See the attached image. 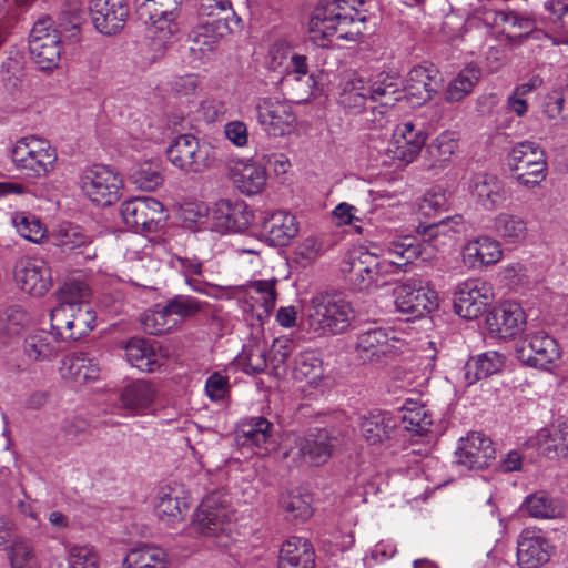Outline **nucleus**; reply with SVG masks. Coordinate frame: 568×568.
<instances>
[{
  "mask_svg": "<svg viewBox=\"0 0 568 568\" xmlns=\"http://www.w3.org/2000/svg\"><path fill=\"white\" fill-rule=\"evenodd\" d=\"M369 101L368 82L363 78L353 74L346 79L338 95V103L349 110L358 113L366 108Z\"/></svg>",
  "mask_w": 568,
  "mask_h": 568,
  "instance_id": "4c0bfd02",
  "label": "nucleus"
},
{
  "mask_svg": "<svg viewBox=\"0 0 568 568\" xmlns=\"http://www.w3.org/2000/svg\"><path fill=\"white\" fill-rule=\"evenodd\" d=\"M294 374L297 379L316 385L324 375L322 361L313 353H303L296 359Z\"/></svg>",
  "mask_w": 568,
  "mask_h": 568,
  "instance_id": "4d7b16f0",
  "label": "nucleus"
},
{
  "mask_svg": "<svg viewBox=\"0 0 568 568\" xmlns=\"http://www.w3.org/2000/svg\"><path fill=\"white\" fill-rule=\"evenodd\" d=\"M361 435L371 446H388L396 438V419L388 412L372 410L361 418Z\"/></svg>",
  "mask_w": 568,
  "mask_h": 568,
  "instance_id": "b1692460",
  "label": "nucleus"
},
{
  "mask_svg": "<svg viewBox=\"0 0 568 568\" xmlns=\"http://www.w3.org/2000/svg\"><path fill=\"white\" fill-rule=\"evenodd\" d=\"M11 160L24 176L41 179L55 170L58 153L48 140L28 135L13 144Z\"/></svg>",
  "mask_w": 568,
  "mask_h": 568,
  "instance_id": "f03ea898",
  "label": "nucleus"
},
{
  "mask_svg": "<svg viewBox=\"0 0 568 568\" xmlns=\"http://www.w3.org/2000/svg\"><path fill=\"white\" fill-rule=\"evenodd\" d=\"M50 241L62 254L82 264L98 256L94 235L84 227L65 223L59 225L50 235Z\"/></svg>",
  "mask_w": 568,
  "mask_h": 568,
  "instance_id": "0eeeda50",
  "label": "nucleus"
},
{
  "mask_svg": "<svg viewBox=\"0 0 568 568\" xmlns=\"http://www.w3.org/2000/svg\"><path fill=\"white\" fill-rule=\"evenodd\" d=\"M12 223L22 237L34 243H38L45 233V227L39 219L23 212L14 213Z\"/></svg>",
  "mask_w": 568,
  "mask_h": 568,
  "instance_id": "bf43d9fd",
  "label": "nucleus"
},
{
  "mask_svg": "<svg viewBox=\"0 0 568 568\" xmlns=\"http://www.w3.org/2000/svg\"><path fill=\"white\" fill-rule=\"evenodd\" d=\"M91 290L89 285L81 280H71L65 282L58 291L57 297L59 304H80V302H88Z\"/></svg>",
  "mask_w": 568,
  "mask_h": 568,
  "instance_id": "052dcab7",
  "label": "nucleus"
},
{
  "mask_svg": "<svg viewBox=\"0 0 568 568\" xmlns=\"http://www.w3.org/2000/svg\"><path fill=\"white\" fill-rule=\"evenodd\" d=\"M356 318L349 301L339 293L323 292L314 295L307 307L308 329L320 335H337L347 332Z\"/></svg>",
  "mask_w": 568,
  "mask_h": 568,
  "instance_id": "f257e3e1",
  "label": "nucleus"
},
{
  "mask_svg": "<svg viewBox=\"0 0 568 568\" xmlns=\"http://www.w3.org/2000/svg\"><path fill=\"white\" fill-rule=\"evenodd\" d=\"M378 266V256L364 246L348 251L342 263L341 271L346 281L358 291L375 285Z\"/></svg>",
  "mask_w": 568,
  "mask_h": 568,
  "instance_id": "4468645a",
  "label": "nucleus"
},
{
  "mask_svg": "<svg viewBox=\"0 0 568 568\" xmlns=\"http://www.w3.org/2000/svg\"><path fill=\"white\" fill-rule=\"evenodd\" d=\"M368 90L369 101H379L381 105H393L402 93L397 80L389 74H379L374 82L368 83Z\"/></svg>",
  "mask_w": 568,
  "mask_h": 568,
  "instance_id": "3c124183",
  "label": "nucleus"
},
{
  "mask_svg": "<svg viewBox=\"0 0 568 568\" xmlns=\"http://www.w3.org/2000/svg\"><path fill=\"white\" fill-rule=\"evenodd\" d=\"M501 21L509 26L507 37L509 39H524L536 28L535 20L517 12L501 13Z\"/></svg>",
  "mask_w": 568,
  "mask_h": 568,
  "instance_id": "e2e57ef3",
  "label": "nucleus"
},
{
  "mask_svg": "<svg viewBox=\"0 0 568 568\" xmlns=\"http://www.w3.org/2000/svg\"><path fill=\"white\" fill-rule=\"evenodd\" d=\"M257 121L272 136H283L293 131L296 115L286 100L274 97L263 98L256 104Z\"/></svg>",
  "mask_w": 568,
  "mask_h": 568,
  "instance_id": "ddd939ff",
  "label": "nucleus"
},
{
  "mask_svg": "<svg viewBox=\"0 0 568 568\" xmlns=\"http://www.w3.org/2000/svg\"><path fill=\"white\" fill-rule=\"evenodd\" d=\"M504 356L497 352H486L470 357L464 366V377L468 385L486 378L501 369Z\"/></svg>",
  "mask_w": 568,
  "mask_h": 568,
  "instance_id": "e433bc0d",
  "label": "nucleus"
},
{
  "mask_svg": "<svg viewBox=\"0 0 568 568\" xmlns=\"http://www.w3.org/2000/svg\"><path fill=\"white\" fill-rule=\"evenodd\" d=\"M70 568H98V555L87 546H72L69 551Z\"/></svg>",
  "mask_w": 568,
  "mask_h": 568,
  "instance_id": "69168bd1",
  "label": "nucleus"
},
{
  "mask_svg": "<svg viewBox=\"0 0 568 568\" xmlns=\"http://www.w3.org/2000/svg\"><path fill=\"white\" fill-rule=\"evenodd\" d=\"M29 51L41 69H52L58 65L61 39L51 18H42L34 23L29 36Z\"/></svg>",
  "mask_w": 568,
  "mask_h": 568,
  "instance_id": "1a4fd4ad",
  "label": "nucleus"
},
{
  "mask_svg": "<svg viewBox=\"0 0 568 568\" xmlns=\"http://www.w3.org/2000/svg\"><path fill=\"white\" fill-rule=\"evenodd\" d=\"M395 304L400 313L418 318L436 310L438 298L434 290L424 286L420 281L413 280L396 287Z\"/></svg>",
  "mask_w": 568,
  "mask_h": 568,
  "instance_id": "2eb2a0df",
  "label": "nucleus"
},
{
  "mask_svg": "<svg viewBox=\"0 0 568 568\" xmlns=\"http://www.w3.org/2000/svg\"><path fill=\"white\" fill-rule=\"evenodd\" d=\"M443 83L439 70L432 63H423L410 69L404 87L407 100L416 105L432 100Z\"/></svg>",
  "mask_w": 568,
  "mask_h": 568,
  "instance_id": "f3484780",
  "label": "nucleus"
},
{
  "mask_svg": "<svg viewBox=\"0 0 568 568\" xmlns=\"http://www.w3.org/2000/svg\"><path fill=\"white\" fill-rule=\"evenodd\" d=\"M403 424L406 430L423 436L430 430L432 419L423 406L405 408Z\"/></svg>",
  "mask_w": 568,
  "mask_h": 568,
  "instance_id": "680f3d73",
  "label": "nucleus"
},
{
  "mask_svg": "<svg viewBox=\"0 0 568 568\" xmlns=\"http://www.w3.org/2000/svg\"><path fill=\"white\" fill-rule=\"evenodd\" d=\"M245 372L258 374L266 369L267 359L265 349L258 345H252L244 352Z\"/></svg>",
  "mask_w": 568,
  "mask_h": 568,
  "instance_id": "774afa93",
  "label": "nucleus"
},
{
  "mask_svg": "<svg viewBox=\"0 0 568 568\" xmlns=\"http://www.w3.org/2000/svg\"><path fill=\"white\" fill-rule=\"evenodd\" d=\"M120 212L126 225L141 232H155L165 220L162 203L149 196H136L124 201Z\"/></svg>",
  "mask_w": 568,
  "mask_h": 568,
  "instance_id": "9b49d317",
  "label": "nucleus"
},
{
  "mask_svg": "<svg viewBox=\"0 0 568 568\" xmlns=\"http://www.w3.org/2000/svg\"><path fill=\"white\" fill-rule=\"evenodd\" d=\"M125 356L132 366L142 372H153L159 367L156 353L143 338H131L125 345Z\"/></svg>",
  "mask_w": 568,
  "mask_h": 568,
  "instance_id": "a18cd8bd",
  "label": "nucleus"
},
{
  "mask_svg": "<svg viewBox=\"0 0 568 568\" xmlns=\"http://www.w3.org/2000/svg\"><path fill=\"white\" fill-rule=\"evenodd\" d=\"M470 191L477 202L486 210H495L505 200L504 184L495 175L477 174L473 179Z\"/></svg>",
  "mask_w": 568,
  "mask_h": 568,
  "instance_id": "f704fd0d",
  "label": "nucleus"
},
{
  "mask_svg": "<svg viewBox=\"0 0 568 568\" xmlns=\"http://www.w3.org/2000/svg\"><path fill=\"white\" fill-rule=\"evenodd\" d=\"M548 560L547 540L535 530L525 529L517 542V565L520 568H539Z\"/></svg>",
  "mask_w": 568,
  "mask_h": 568,
  "instance_id": "cd10ccee",
  "label": "nucleus"
},
{
  "mask_svg": "<svg viewBox=\"0 0 568 568\" xmlns=\"http://www.w3.org/2000/svg\"><path fill=\"white\" fill-rule=\"evenodd\" d=\"M495 229L497 234L508 243L520 242L527 234L526 222L521 217L508 213H500L495 219Z\"/></svg>",
  "mask_w": 568,
  "mask_h": 568,
  "instance_id": "864d4df0",
  "label": "nucleus"
},
{
  "mask_svg": "<svg viewBox=\"0 0 568 568\" xmlns=\"http://www.w3.org/2000/svg\"><path fill=\"white\" fill-rule=\"evenodd\" d=\"M128 0H91L90 14L98 31L114 34L125 26L129 17Z\"/></svg>",
  "mask_w": 568,
  "mask_h": 568,
  "instance_id": "4be33fe9",
  "label": "nucleus"
},
{
  "mask_svg": "<svg viewBox=\"0 0 568 568\" xmlns=\"http://www.w3.org/2000/svg\"><path fill=\"white\" fill-rule=\"evenodd\" d=\"M315 552L311 542L301 537H291L280 550L277 568H314Z\"/></svg>",
  "mask_w": 568,
  "mask_h": 568,
  "instance_id": "2f4dec72",
  "label": "nucleus"
},
{
  "mask_svg": "<svg viewBox=\"0 0 568 568\" xmlns=\"http://www.w3.org/2000/svg\"><path fill=\"white\" fill-rule=\"evenodd\" d=\"M458 148V142L449 133H443L434 139L426 148V153L432 160V166L449 161Z\"/></svg>",
  "mask_w": 568,
  "mask_h": 568,
  "instance_id": "13d9d810",
  "label": "nucleus"
},
{
  "mask_svg": "<svg viewBox=\"0 0 568 568\" xmlns=\"http://www.w3.org/2000/svg\"><path fill=\"white\" fill-rule=\"evenodd\" d=\"M337 439L327 429H317L296 440L298 455L308 464L321 466L332 456Z\"/></svg>",
  "mask_w": 568,
  "mask_h": 568,
  "instance_id": "bb28decb",
  "label": "nucleus"
},
{
  "mask_svg": "<svg viewBox=\"0 0 568 568\" xmlns=\"http://www.w3.org/2000/svg\"><path fill=\"white\" fill-rule=\"evenodd\" d=\"M189 510L187 503L173 490L162 493L155 506L159 520L166 527H176L181 524Z\"/></svg>",
  "mask_w": 568,
  "mask_h": 568,
  "instance_id": "ea45409f",
  "label": "nucleus"
},
{
  "mask_svg": "<svg viewBox=\"0 0 568 568\" xmlns=\"http://www.w3.org/2000/svg\"><path fill=\"white\" fill-rule=\"evenodd\" d=\"M253 217V212L243 201L220 200L212 211L214 227L220 232H243Z\"/></svg>",
  "mask_w": 568,
  "mask_h": 568,
  "instance_id": "393cba45",
  "label": "nucleus"
},
{
  "mask_svg": "<svg viewBox=\"0 0 568 568\" xmlns=\"http://www.w3.org/2000/svg\"><path fill=\"white\" fill-rule=\"evenodd\" d=\"M539 452L549 459L568 454V422H560L549 429H541L537 436Z\"/></svg>",
  "mask_w": 568,
  "mask_h": 568,
  "instance_id": "c9c22d12",
  "label": "nucleus"
},
{
  "mask_svg": "<svg viewBox=\"0 0 568 568\" xmlns=\"http://www.w3.org/2000/svg\"><path fill=\"white\" fill-rule=\"evenodd\" d=\"M464 229L463 216L458 214L423 226L419 233L423 237L422 241L428 247V252H432L434 255V253L445 246L448 241H452L453 234L460 233Z\"/></svg>",
  "mask_w": 568,
  "mask_h": 568,
  "instance_id": "72a5a7b5",
  "label": "nucleus"
},
{
  "mask_svg": "<svg viewBox=\"0 0 568 568\" xmlns=\"http://www.w3.org/2000/svg\"><path fill=\"white\" fill-rule=\"evenodd\" d=\"M95 318V312L89 302L63 303L51 311V329L57 338L78 341L94 328Z\"/></svg>",
  "mask_w": 568,
  "mask_h": 568,
  "instance_id": "39448f33",
  "label": "nucleus"
},
{
  "mask_svg": "<svg viewBox=\"0 0 568 568\" xmlns=\"http://www.w3.org/2000/svg\"><path fill=\"white\" fill-rule=\"evenodd\" d=\"M63 372L78 383L93 381L99 376V365L85 353H75L63 362Z\"/></svg>",
  "mask_w": 568,
  "mask_h": 568,
  "instance_id": "09e8293b",
  "label": "nucleus"
},
{
  "mask_svg": "<svg viewBox=\"0 0 568 568\" xmlns=\"http://www.w3.org/2000/svg\"><path fill=\"white\" fill-rule=\"evenodd\" d=\"M192 527L196 532L206 537L229 535L231 521L226 508L219 503L215 495L202 500L192 520Z\"/></svg>",
  "mask_w": 568,
  "mask_h": 568,
  "instance_id": "a211bd4d",
  "label": "nucleus"
},
{
  "mask_svg": "<svg viewBox=\"0 0 568 568\" xmlns=\"http://www.w3.org/2000/svg\"><path fill=\"white\" fill-rule=\"evenodd\" d=\"M457 462L469 469H484L496 457V449L489 437L471 432L459 440L456 450Z\"/></svg>",
  "mask_w": 568,
  "mask_h": 568,
  "instance_id": "412c9836",
  "label": "nucleus"
},
{
  "mask_svg": "<svg viewBox=\"0 0 568 568\" xmlns=\"http://www.w3.org/2000/svg\"><path fill=\"white\" fill-rule=\"evenodd\" d=\"M465 252L469 258L487 265L498 262L501 257L499 243L490 237H479L469 242Z\"/></svg>",
  "mask_w": 568,
  "mask_h": 568,
  "instance_id": "603ef678",
  "label": "nucleus"
},
{
  "mask_svg": "<svg viewBox=\"0 0 568 568\" xmlns=\"http://www.w3.org/2000/svg\"><path fill=\"white\" fill-rule=\"evenodd\" d=\"M481 78V69L470 63L465 67L459 73L449 82L445 99L448 102H459L465 97L469 95L474 87L479 82Z\"/></svg>",
  "mask_w": 568,
  "mask_h": 568,
  "instance_id": "37998d69",
  "label": "nucleus"
},
{
  "mask_svg": "<svg viewBox=\"0 0 568 568\" xmlns=\"http://www.w3.org/2000/svg\"><path fill=\"white\" fill-rule=\"evenodd\" d=\"M298 222L287 211H276L264 217L261 234L271 246H286L298 234Z\"/></svg>",
  "mask_w": 568,
  "mask_h": 568,
  "instance_id": "a878e982",
  "label": "nucleus"
},
{
  "mask_svg": "<svg viewBox=\"0 0 568 568\" xmlns=\"http://www.w3.org/2000/svg\"><path fill=\"white\" fill-rule=\"evenodd\" d=\"M521 510L534 518H556L561 516L564 509L558 499L550 497L545 491H538L526 497Z\"/></svg>",
  "mask_w": 568,
  "mask_h": 568,
  "instance_id": "49530a36",
  "label": "nucleus"
},
{
  "mask_svg": "<svg viewBox=\"0 0 568 568\" xmlns=\"http://www.w3.org/2000/svg\"><path fill=\"white\" fill-rule=\"evenodd\" d=\"M486 324L489 332L499 338H511L523 332L526 315L519 304L504 302L488 313Z\"/></svg>",
  "mask_w": 568,
  "mask_h": 568,
  "instance_id": "5701e85b",
  "label": "nucleus"
},
{
  "mask_svg": "<svg viewBox=\"0 0 568 568\" xmlns=\"http://www.w3.org/2000/svg\"><path fill=\"white\" fill-rule=\"evenodd\" d=\"M165 307L171 317H173V315L187 317L200 312L201 303L190 296L179 295L169 301Z\"/></svg>",
  "mask_w": 568,
  "mask_h": 568,
  "instance_id": "0e129e2a",
  "label": "nucleus"
},
{
  "mask_svg": "<svg viewBox=\"0 0 568 568\" xmlns=\"http://www.w3.org/2000/svg\"><path fill=\"white\" fill-rule=\"evenodd\" d=\"M10 562L12 568H31L33 565V551L27 541H14L10 548Z\"/></svg>",
  "mask_w": 568,
  "mask_h": 568,
  "instance_id": "338daca9",
  "label": "nucleus"
},
{
  "mask_svg": "<svg viewBox=\"0 0 568 568\" xmlns=\"http://www.w3.org/2000/svg\"><path fill=\"white\" fill-rule=\"evenodd\" d=\"M237 442L243 446H255L268 450L275 445L274 426L263 416L245 419L240 427Z\"/></svg>",
  "mask_w": 568,
  "mask_h": 568,
  "instance_id": "473e14b6",
  "label": "nucleus"
},
{
  "mask_svg": "<svg viewBox=\"0 0 568 568\" xmlns=\"http://www.w3.org/2000/svg\"><path fill=\"white\" fill-rule=\"evenodd\" d=\"M154 397L155 389L151 383L135 381L124 387L120 399L125 409L136 414L148 408L154 400Z\"/></svg>",
  "mask_w": 568,
  "mask_h": 568,
  "instance_id": "c03bdc74",
  "label": "nucleus"
},
{
  "mask_svg": "<svg viewBox=\"0 0 568 568\" xmlns=\"http://www.w3.org/2000/svg\"><path fill=\"white\" fill-rule=\"evenodd\" d=\"M166 552L153 545L132 548L123 560V568H166Z\"/></svg>",
  "mask_w": 568,
  "mask_h": 568,
  "instance_id": "a19ab883",
  "label": "nucleus"
},
{
  "mask_svg": "<svg viewBox=\"0 0 568 568\" xmlns=\"http://www.w3.org/2000/svg\"><path fill=\"white\" fill-rule=\"evenodd\" d=\"M170 162L185 173L202 174L215 165L213 148L192 134L176 136L166 151Z\"/></svg>",
  "mask_w": 568,
  "mask_h": 568,
  "instance_id": "423d86ee",
  "label": "nucleus"
},
{
  "mask_svg": "<svg viewBox=\"0 0 568 568\" xmlns=\"http://www.w3.org/2000/svg\"><path fill=\"white\" fill-rule=\"evenodd\" d=\"M52 332H37L26 337L23 352L30 362L51 361L58 355L59 347Z\"/></svg>",
  "mask_w": 568,
  "mask_h": 568,
  "instance_id": "79ce46f5",
  "label": "nucleus"
},
{
  "mask_svg": "<svg viewBox=\"0 0 568 568\" xmlns=\"http://www.w3.org/2000/svg\"><path fill=\"white\" fill-rule=\"evenodd\" d=\"M387 252L402 266L412 263L416 258L424 261L433 258V254L428 252L426 244L409 235L389 242Z\"/></svg>",
  "mask_w": 568,
  "mask_h": 568,
  "instance_id": "58836bf2",
  "label": "nucleus"
},
{
  "mask_svg": "<svg viewBox=\"0 0 568 568\" xmlns=\"http://www.w3.org/2000/svg\"><path fill=\"white\" fill-rule=\"evenodd\" d=\"M362 4L363 0H321L314 8L308 21V32L312 41L318 47H328L332 38L336 37L341 9L353 10Z\"/></svg>",
  "mask_w": 568,
  "mask_h": 568,
  "instance_id": "6e6552de",
  "label": "nucleus"
},
{
  "mask_svg": "<svg viewBox=\"0 0 568 568\" xmlns=\"http://www.w3.org/2000/svg\"><path fill=\"white\" fill-rule=\"evenodd\" d=\"M511 176L523 186L539 185L547 176V160L542 148L532 141L516 143L508 153Z\"/></svg>",
  "mask_w": 568,
  "mask_h": 568,
  "instance_id": "20e7f679",
  "label": "nucleus"
},
{
  "mask_svg": "<svg viewBox=\"0 0 568 568\" xmlns=\"http://www.w3.org/2000/svg\"><path fill=\"white\" fill-rule=\"evenodd\" d=\"M229 178L236 189L247 195L260 193L266 183L265 170L253 162H233L229 165Z\"/></svg>",
  "mask_w": 568,
  "mask_h": 568,
  "instance_id": "7c9ffc66",
  "label": "nucleus"
},
{
  "mask_svg": "<svg viewBox=\"0 0 568 568\" xmlns=\"http://www.w3.org/2000/svg\"><path fill=\"white\" fill-rule=\"evenodd\" d=\"M517 358L529 366L545 368L559 357L557 342L545 332L527 334L516 343Z\"/></svg>",
  "mask_w": 568,
  "mask_h": 568,
  "instance_id": "dca6fc26",
  "label": "nucleus"
},
{
  "mask_svg": "<svg viewBox=\"0 0 568 568\" xmlns=\"http://www.w3.org/2000/svg\"><path fill=\"white\" fill-rule=\"evenodd\" d=\"M366 21V16L362 14L357 7L355 9H341L337 21L336 37L345 40H356L362 34V24Z\"/></svg>",
  "mask_w": 568,
  "mask_h": 568,
  "instance_id": "6e6d98bb",
  "label": "nucleus"
},
{
  "mask_svg": "<svg viewBox=\"0 0 568 568\" xmlns=\"http://www.w3.org/2000/svg\"><path fill=\"white\" fill-rule=\"evenodd\" d=\"M140 322L143 331L150 335L169 333L178 324V321L170 316L165 306L144 312Z\"/></svg>",
  "mask_w": 568,
  "mask_h": 568,
  "instance_id": "5fc2aeb1",
  "label": "nucleus"
},
{
  "mask_svg": "<svg viewBox=\"0 0 568 568\" xmlns=\"http://www.w3.org/2000/svg\"><path fill=\"white\" fill-rule=\"evenodd\" d=\"M130 180L138 189L153 191L163 183L161 164L156 161L139 163L132 169Z\"/></svg>",
  "mask_w": 568,
  "mask_h": 568,
  "instance_id": "8fccbe9b",
  "label": "nucleus"
},
{
  "mask_svg": "<svg viewBox=\"0 0 568 568\" xmlns=\"http://www.w3.org/2000/svg\"><path fill=\"white\" fill-rule=\"evenodd\" d=\"M490 298V288L480 280L460 283L454 297L455 312L465 320H475L485 311Z\"/></svg>",
  "mask_w": 568,
  "mask_h": 568,
  "instance_id": "6ab92c4d",
  "label": "nucleus"
},
{
  "mask_svg": "<svg viewBox=\"0 0 568 568\" xmlns=\"http://www.w3.org/2000/svg\"><path fill=\"white\" fill-rule=\"evenodd\" d=\"M141 17L151 22L149 29L152 43L165 49L181 31L179 16L182 0H134Z\"/></svg>",
  "mask_w": 568,
  "mask_h": 568,
  "instance_id": "7ed1b4c3",
  "label": "nucleus"
},
{
  "mask_svg": "<svg viewBox=\"0 0 568 568\" xmlns=\"http://www.w3.org/2000/svg\"><path fill=\"white\" fill-rule=\"evenodd\" d=\"M20 290L33 297L44 296L53 286L52 270L41 257L24 256L14 264Z\"/></svg>",
  "mask_w": 568,
  "mask_h": 568,
  "instance_id": "f8f14e48",
  "label": "nucleus"
},
{
  "mask_svg": "<svg viewBox=\"0 0 568 568\" xmlns=\"http://www.w3.org/2000/svg\"><path fill=\"white\" fill-rule=\"evenodd\" d=\"M311 503L312 497L300 491H288L283 494L280 499L285 518L293 523H304L311 518L313 514Z\"/></svg>",
  "mask_w": 568,
  "mask_h": 568,
  "instance_id": "de8ad7c7",
  "label": "nucleus"
},
{
  "mask_svg": "<svg viewBox=\"0 0 568 568\" xmlns=\"http://www.w3.org/2000/svg\"><path fill=\"white\" fill-rule=\"evenodd\" d=\"M394 339V337H392ZM389 333L384 328H374L358 335L356 352L364 363H381L393 352Z\"/></svg>",
  "mask_w": 568,
  "mask_h": 568,
  "instance_id": "c85d7f7f",
  "label": "nucleus"
},
{
  "mask_svg": "<svg viewBox=\"0 0 568 568\" xmlns=\"http://www.w3.org/2000/svg\"><path fill=\"white\" fill-rule=\"evenodd\" d=\"M231 32L229 17L210 18L190 33V52L194 59H203L213 52L220 40Z\"/></svg>",
  "mask_w": 568,
  "mask_h": 568,
  "instance_id": "aec40b11",
  "label": "nucleus"
},
{
  "mask_svg": "<svg viewBox=\"0 0 568 568\" xmlns=\"http://www.w3.org/2000/svg\"><path fill=\"white\" fill-rule=\"evenodd\" d=\"M426 138L412 122L398 125L394 133L393 158L404 164L413 162L425 145Z\"/></svg>",
  "mask_w": 568,
  "mask_h": 568,
  "instance_id": "c756f323",
  "label": "nucleus"
},
{
  "mask_svg": "<svg viewBox=\"0 0 568 568\" xmlns=\"http://www.w3.org/2000/svg\"><path fill=\"white\" fill-rule=\"evenodd\" d=\"M122 179L106 165H94L81 178V187L89 200L97 205L106 206L119 199Z\"/></svg>",
  "mask_w": 568,
  "mask_h": 568,
  "instance_id": "9d476101",
  "label": "nucleus"
}]
</instances>
